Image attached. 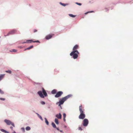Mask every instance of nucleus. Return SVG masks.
I'll list each match as a JSON object with an SVG mask.
<instances>
[{"label":"nucleus","instance_id":"nucleus-1","mask_svg":"<svg viewBox=\"0 0 133 133\" xmlns=\"http://www.w3.org/2000/svg\"><path fill=\"white\" fill-rule=\"evenodd\" d=\"M42 91H39L37 94L41 98H44L45 97L47 96L48 95L45 90L43 88H42Z\"/></svg>","mask_w":133,"mask_h":133},{"label":"nucleus","instance_id":"nucleus-2","mask_svg":"<svg viewBox=\"0 0 133 133\" xmlns=\"http://www.w3.org/2000/svg\"><path fill=\"white\" fill-rule=\"evenodd\" d=\"M82 106L80 105L79 106V110L80 112V114L79 116V119H83L85 117V115L83 113V110H82Z\"/></svg>","mask_w":133,"mask_h":133},{"label":"nucleus","instance_id":"nucleus-3","mask_svg":"<svg viewBox=\"0 0 133 133\" xmlns=\"http://www.w3.org/2000/svg\"><path fill=\"white\" fill-rule=\"evenodd\" d=\"M79 52L77 50L73 51L70 54V56H72L74 59L77 58L78 57V54Z\"/></svg>","mask_w":133,"mask_h":133},{"label":"nucleus","instance_id":"nucleus-4","mask_svg":"<svg viewBox=\"0 0 133 133\" xmlns=\"http://www.w3.org/2000/svg\"><path fill=\"white\" fill-rule=\"evenodd\" d=\"M66 101L64 97H63L62 98H60L59 100V102L56 103V104L57 105L59 104L58 105L60 106L61 104H63L64 102Z\"/></svg>","mask_w":133,"mask_h":133},{"label":"nucleus","instance_id":"nucleus-5","mask_svg":"<svg viewBox=\"0 0 133 133\" xmlns=\"http://www.w3.org/2000/svg\"><path fill=\"white\" fill-rule=\"evenodd\" d=\"M4 121L7 125H10L11 124L14 127H15V126L14 124L10 120L7 119H5Z\"/></svg>","mask_w":133,"mask_h":133},{"label":"nucleus","instance_id":"nucleus-6","mask_svg":"<svg viewBox=\"0 0 133 133\" xmlns=\"http://www.w3.org/2000/svg\"><path fill=\"white\" fill-rule=\"evenodd\" d=\"M88 123L89 121L87 119H84L83 120V126L84 127L87 126L88 125Z\"/></svg>","mask_w":133,"mask_h":133},{"label":"nucleus","instance_id":"nucleus-7","mask_svg":"<svg viewBox=\"0 0 133 133\" xmlns=\"http://www.w3.org/2000/svg\"><path fill=\"white\" fill-rule=\"evenodd\" d=\"M16 32V30L15 29L9 31L6 35H4V36L6 37L9 36L10 34L13 35Z\"/></svg>","mask_w":133,"mask_h":133},{"label":"nucleus","instance_id":"nucleus-8","mask_svg":"<svg viewBox=\"0 0 133 133\" xmlns=\"http://www.w3.org/2000/svg\"><path fill=\"white\" fill-rule=\"evenodd\" d=\"M63 94V92L62 91H59L56 93V94L55 95V97L58 98L60 96Z\"/></svg>","mask_w":133,"mask_h":133},{"label":"nucleus","instance_id":"nucleus-9","mask_svg":"<svg viewBox=\"0 0 133 133\" xmlns=\"http://www.w3.org/2000/svg\"><path fill=\"white\" fill-rule=\"evenodd\" d=\"M55 116L58 119H61L62 118V115L60 113L56 115Z\"/></svg>","mask_w":133,"mask_h":133},{"label":"nucleus","instance_id":"nucleus-10","mask_svg":"<svg viewBox=\"0 0 133 133\" xmlns=\"http://www.w3.org/2000/svg\"><path fill=\"white\" fill-rule=\"evenodd\" d=\"M32 41V39L28 40L26 41V42H24L22 43V44H24L25 43H31Z\"/></svg>","mask_w":133,"mask_h":133},{"label":"nucleus","instance_id":"nucleus-11","mask_svg":"<svg viewBox=\"0 0 133 133\" xmlns=\"http://www.w3.org/2000/svg\"><path fill=\"white\" fill-rule=\"evenodd\" d=\"M72 96V95L71 94H69L67 96L64 97L65 100H66L70 97H71Z\"/></svg>","mask_w":133,"mask_h":133},{"label":"nucleus","instance_id":"nucleus-12","mask_svg":"<svg viewBox=\"0 0 133 133\" xmlns=\"http://www.w3.org/2000/svg\"><path fill=\"white\" fill-rule=\"evenodd\" d=\"M52 37V35H48L45 38L46 39H49L51 38Z\"/></svg>","mask_w":133,"mask_h":133},{"label":"nucleus","instance_id":"nucleus-13","mask_svg":"<svg viewBox=\"0 0 133 133\" xmlns=\"http://www.w3.org/2000/svg\"><path fill=\"white\" fill-rule=\"evenodd\" d=\"M59 3L60 5L64 6H66L68 5H69V4L68 3L64 4L62 3L61 2H59Z\"/></svg>","mask_w":133,"mask_h":133},{"label":"nucleus","instance_id":"nucleus-14","mask_svg":"<svg viewBox=\"0 0 133 133\" xmlns=\"http://www.w3.org/2000/svg\"><path fill=\"white\" fill-rule=\"evenodd\" d=\"M78 46L77 45H75L73 47V51L76 50V49L77 48Z\"/></svg>","mask_w":133,"mask_h":133},{"label":"nucleus","instance_id":"nucleus-15","mask_svg":"<svg viewBox=\"0 0 133 133\" xmlns=\"http://www.w3.org/2000/svg\"><path fill=\"white\" fill-rule=\"evenodd\" d=\"M0 130L2 132H4L5 133H9V132L8 131L3 129H1Z\"/></svg>","mask_w":133,"mask_h":133},{"label":"nucleus","instance_id":"nucleus-16","mask_svg":"<svg viewBox=\"0 0 133 133\" xmlns=\"http://www.w3.org/2000/svg\"><path fill=\"white\" fill-rule=\"evenodd\" d=\"M33 46L32 45H31V46H29V47L25 49L24 50H26L30 49L33 48Z\"/></svg>","mask_w":133,"mask_h":133},{"label":"nucleus","instance_id":"nucleus-17","mask_svg":"<svg viewBox=\"0 0 133 133\" xmlns=\"http://www.w3.org/2000/svg\"><path fill=\"white\" fill-rule=\"evenodd\" d=\"M55 122L57 124H58L59 123L58 120L57 118H56L55 119Z\"/></svg>","mask_w":133,"mask_h":133},{"label":"nucleus","instance_id":"nucleus-18","mask_svg":"<svg viewBox=\"0 0 133 133\" xmlns=\"http://www.w3.org/2000/svg\"><path fill=\"white\" fill-rule=\"evenodd\" d=\"M57 91L55 89H54L52 91L51 93L52 94H55L56 93Z\"/></svg>","mask_w":133,"mask_h":133},{"label":"nucleus","instance_id":"nucleus-19","mask_svg":"<svg viewBox=\"0 0 133 133\" xmlns=\"http://www.w3.org/2000/svg\"><path fill=\"white\" fill-rule=\"evenodd\" d=\"M36 114L37 115L38 117L41 119V120L43 121V119L42 117L38 113H36Z\"/></svg>","mask_w":133,"mask_h":133},{"label":"nucleus","instance_id":"nucleus-20","mask_svg":"<svg viewBox=\"0 0 133 133\" xmlns=\"http://www.w3.org/2000/svg\"><path fill=\"white\" fill-rule=\"evenodd\" d=\"M51 124L53 127L54 128H56V127L55 124L53 122H52L51 123Z\"/></svg>","mask_w":133,"mask_h":133},{"label":"nucleus","instance_id":"nucleus-21","mask_svg":"<svg viewBox=\"0 0 133 133\" xmlns=\"http://www.w3.org/2000/svg\"><path fill=\"white\" fill-rule=\"evenodd\" d=\"M5 74H1L0 75V81L3 78Z\"/></svg>","mask_w":133,"mask_h":133},{"label":"nucleus","instance_id":"nucleus-22","mask_svg":"<svg viewBox=\"0 0 133 133\" xmlns=\"http://www.w3.org/2000/svg\"><path fill=\"white\" fill-rule=\"evenodd\" d=\"M25 129L26 131H29L31 129V128L29 126H27L26 128Z\"/></svg>","mask_w":133,"mask_h":133},{"label":"nucleus","instance_id":"nucleus-23","mask_svg":"<svg viewBox=\"0 0 133 133\" xmlns=\"http://www.w3.org/2000/svg\"><path fill=\"white\" fill-rule=\"evenodd\" d=\"M44 119L45 121V122L46 123V124L47 125H48L49 124L48 121L47 120V119L46 118H45Z\"/></svg>","mask_w":133,"mask_h":133},{"label":"nucleus","instance_id":"nucleus-24","mask_svg":"<svg viewBox=\"0 0 133 133\" xmlns=\"http://www.w3.org/2000/svg\"><path fill=\"white\" fill-rule=\"evenodd\" d=\"M69 15L70 17H74L76 16L75 15H74L72 14H69Z\"/></svg>","mask_w":133,"mask_h":133},{"label":"nucleus","instance_id":"nucleus-25","mask_svg":"<svg viewBox=\"0 0 133 133\" xmlns=\"http://www.w3.org/2000/svg\"><path fill=\"white\" fill-rule=\"evenodd\" d=\"M5 72L7 73H9L10 74H11V72H12L10 70H6L5 71Z\"/></svg>","mask_w":133,"mask_h":133},{"label":"nucleus","instance_id":"nucleus-26","mask_svg":"<svg viewBox=\"0 0 133 133\" xmlns=\"http://www.w3.org/2000/svg\"><path fill=\"white\" fill-rule=\"evenodd\" d=\"M41 104L42 105H44L45 104V103L44 102L42 101L40 102Z\"/></svg>","mask_w":133,"mask_h":133},{"label":"nucleus","instance_id":"nucleus-27","mask_svg":"<svg viewBox=\"0 0 133 133\" xmlns=\"http://www.w3.org/2000/svg\"><path fill=\"white\" fill-rule=\"evenodd\" d=\"M0 93L1 94H4V92L2 91L1 89H0Z\"/></svg>","mask_w":133,"mask_h":133},{"label":"nucleus","instance_id":"nucleus-28","mask_svg":"<svg viewBox=\"0 0 133 133\" xmlns=\"http://www.w3.org/2000/svg\"><path fill=\"white\" fill-rule=\"evenodd\" d=\"M78 129L79 130L82 131L83 130V129L81 127H79L78 128Z\"/></svg>","mask_w":133,"mask_h":133},{"label":"nucleus","instance_id":"nucleus-29","mask_svg":"<svg viewBox=\"0 0 133 133\" xmlns=\"http://www.w3.org/2000/svg\"><path fill=\"white\" fill-rule=\"evenodd\" d=\"M75 3L76 4H77L79 5V6H81L82 5V4L81 3H77V2H76Z\"/></svg>","mask_w":133,"mask_h":133},{"label":"nucleus","instance_id":"nucleus-30","mask_svg":"<svg viewBox=\"0 0 133 133\" xmlns=\"http://www.w3.org/2000/svg\"><path fill=\"white\" fill-rule=\"evenodd\" d=\"M11 52H17V50L15 49H14L12 50V51Z\"/></svg>","mask_w":133,"mask_h":133},{"label":"nucleus","instance_id":"nucleus-31","mask_svg":"<svg viewBox=\"0 0 133 133\" xmlns=\"http://www.w3.org/2000/svg\"><path fill=\"white\" fill-rule=\"evenodd\" d=\"M63 118H65L66 117V114L65 113H63Z\"/></svg>","mask_w":133,"mask_h":133},{"label":"nucleus","instance_id":"nucleus-32","mask_svg":"<svg viewBox=\"0 0 133 133\" xmlns=\"http://www.w3.org/2000/svg\"><path fill=\"white\" fill-rule=\"evenodd\" d=\"M21 129L22 130L23 132H24L25 131V129L24 127H22L21 128Z\"/></svg>","mask_w":133,"mask_h":133},{"label":"nucleus","instance_id":"nucleus-33","mask_svg":"<svg viewBox=\"0 0 133 133\" xmlns=\"http://www.w3.org/2000/svg\"><path fill=\"white\" fill-rule=\"evenodd\" d=\"M109 10V9L108 8H105V11H108Z\"/></svg>","mask_w":133,"mask_h":133},{"label":"nucleus","instance_id":"nucleus-34","mask_svg":"<svg viewBox=\"0 0 133 133\" xmlns=\"http://www.w3.org/2000/svg\"><path fill=\"white\" fill-rule=\"evenodd\" d=\"M32 42H34V43H35V42H39V41H32Z\"/></svg>","mask_w":133,"mask_h":133},{"label":"nucleus","instance_id":"nucleus-35","mask_svg":"<svg viewBox=\"0 0 133 133\" xmlns=\"http://www.w3.org/2000/svg\"><path fill=\"white\" fill-rule=\"evenodd\" d=\"M0 100L3 101H4L5 100V99L3 98H0Z\"/></svg>","mask_w":133,"mask_h":133},{"label":"nucleus","instance_id":"nucleus-36","mask_svg":"<svg viewBox=\"0 0 133 133\" xmlns=\"http://www.w3.org/2000/svg\"><path fill=\"white\" fill-rule=\"evenodd\" d=\"M37 31V30L36 29H34V32H36Z\"/></svg>","mask_w":133,"mask_h":133},{"label":"nucleus","instance_id":"nucleus-37","mask_svg":"<svg viewBox=\"0 0 133 133\" xmlns=\"http://www.w3.org/2000/svg\"><path fill=\"white\" fill-rule=\"evenodd\" d=\"M60 132H62V133H64L63 131L62 130H60L59 131Z\"/></svg>","mask_w":133,"mask_h":133},{"label":"nucleus","instance_id":"nucleus-38","mask_svg":"<svg viewBox=\"0 0 133 133\" xmlns=\"http://www.w3.org/2000/svg\"><path fill=\"white\" fill-rule=\"evenodd\" d=\"M89 13V11L85 13V15H86V14H88Z\"/></svg>","mask_w":133,"mask_h":133},{"label":"nucleus","instance_id":"nucleus-39","mask_svg":"<svg viewBox=\"0 0 133 133\" xmlns=\"http://www.w3.org/2000/svg\"><path fill=\"white\" fill-rule=\"evenodd\" d=\"M56 128L58 130V131L59 130V129L58 128L56 127V128Z\"/></svg>","mask_w":133,"mask_h":133},{"label":"nucleus","instance_id":"nucleus-40","mask_svg":"<svg viewBox=\"0 0 133 133\" xmlns=\"http://www.w3.org/2000/svg\"><path fill=\"white\" fill-rule=\"evenodd\" d=\"M63 121H64V122H65V121H66V120H65V118H63Z\"/></svg>","mask_w":133,"mask_h":133},{"label":"nucleus","instance_id":"nucleus-41","mask_svg":"<svg viewBox=\"0 0 133 133\" xmlns=\"http://www.w3.org/2000/svg\"><path fill=\"white\" fill-rule=\"evenodd\" d=\"M94 12V11H89V13L92 12Z\"/></svg>","mask_w":133,"mask_h":133},{"label":"nucleus","instance_id":"nucleus-42","mask_svg":"<svg viewBox=\"0 0 133 133\" xmlns=\"http://www.w3.org/2000/svg\"><path fill=\"white\" fill-rule=\"evenodd\" d=\"M10 128L11 129H12L13 128V127L12 126H11L10 127Z\"/></svg>","mask_w":133,"mask_h":133},{"label":"nucleus","instance_id":"nucleus-43","mask_svg":"<svg viewBox=\"0 0 133 133\" xmlns=\"http://www.w3.org/2000/svg\"><path fill=\"white\" fill-rule=\"evenodd\" d=\"M13 133H16L15 131H14L13 132Z\"/></svg>","mask_w":133,"mask_h":133},{"label":"nucleus","instance_id":"nucleus-44","mask_svg":"<svg viewBox=\"0 0 133 133\" xmlns=\"http://www.w3.org/2000/svg\"><path fill=\"white\" fill-rule=\"evenodd\" d=\"M60 107L61 109H62V107H61V105L60 106Z\"/></svg>","mask_w":133,"mask_h":133},{"label":"nucleus","instance_id":"nucleus-45","mask_svg":"<svg viewBox=\"0 0 133 133\" xmlns=\"http://www.w3.org/2000/svg\"><path fill=\"white\" fill-rule=\"evenodd\" d=\"M1 38V37H0V38Z\"/></svg>","mask_w":133,"mask_h":133}]
</instances>
